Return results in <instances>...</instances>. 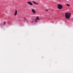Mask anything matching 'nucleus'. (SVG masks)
Here are the masks:
<instances>
[{
    "label": "nucleus",
    "mask_w": 73,
    "mask_h": 73,
    "mask_svg": "<svg viewBox=\"0 0 73 73\" xmlns=\"http://www.w3.org/2000/svg\"><path fill=\"white\" fill-rule=\"evenodd\" d=\"M17 10H16L15 11V12L14 13V15L15 16H16V15H17Z\"/></svg>",
    "instance_id": "obj_4"
},
{
    "label": "nucleus",
    "mask_w": 73,
    "mask_h": 73,
    "mask_svg": "<svg viewBox=\"0 0 73 73\" xmlns=\"http://www.w3.org/2000/svg\"><path fill=\"white\" fill-rule=\"evenodd\" d=\"M67 6H68V7H70V5L68 4H67Z\"/></svg>",
    "instance_id": "obj_8"
},
{
    "label": "nucleus",
    "mask_w": 73,
    "mask_h": 73,
    "mask_svg": "<svg viewBox=\"0 0 73 73\" xmlns=\"http://www.w3.org/2000/svg\"><path fill=\"white\" fill-rule=\"evenodd\" d=\"M27 3L29 4V5H33V4H32V3L30 2H28Z\"/></svg>",
    "instance_id": "obj_3"
},
{
    "label": "nucleus",
    "mask_w": 73,
    "mask_h": 73,
    "mask_svg": "<svg viewBox=\"0 0 73 73\" xmlns=\"http://www.w3.org/2000/svg\"><path fill=\"white\" fill-rule=\"evenodd\" d=\"M58 8L59 9H61L63 8V6L60 4H59L58 5Z\"/></svg>",
    "instance_id": "obj_2"
},
{
    "label": "nucleus",
    "mask_w": 73,
    "mask_h": 73,
    "mask_svg": "<svg viewBox=\"0 0 73 73\" xmlns=\"http://www.w3.org/2000/svg\"><path fill=\"white\" fill-rule=\"evenodd\" d=\"M5 22H3V24L4 25H5Z\"/></svg>",
    "instance_id": "obj_9"
},
{
    "label": "nucleus",
    "mask_w": 73,
    "mask_h": 73,
    "mask_svg": "<svg viewBox=\"0 0 73 73\" xmlns=\"http://www.w3.org/2000/svg\"><path fill=\"white\" fill-rule=\"evenodd\" d=\"M65 17L66 19H69L70 17H71V14L69 13H65Z\"/></svg>",
    "instance_id": "obj_1"
},
{
    "label": "nucleus",
    "mask_w": 73,
    "mask_h": 73,
    "mask_svg": "<svg viewBox=\"0 0 73 73\" xmlns=\"http://www.w3.org/2000/svg\"><path fill=\"white\" fill-rule=\"evenodd\" d=\"M45 11H46V12H48V10H45Z\"/></svg>",
    "instance_id": "obj_11"
},
{
    "label": "nucleus",
    "mask_w": 73,
    "mask_h": 73,
    "mask_svg": "<svg viewBox=\"0 0 73 73\" xmlns=\"http://www.w3.org/2000/svg\"><path fill=\"white\" fill-rule=\"evenodd\" d=\"M32 11L33 13H35V10L34 9H32Z\"/></svg>",
    "instance_id": "obj_5"
},
{
    "label": "nucleus",
    "mask_w": 73,
    "mask_h": 73,
    "mask_svg": "<svg viewBox=\"0 0 73 73\" xmlns=\"http://www.w3.org/2000/svg\"><path fill=\"white\" fill-rule=\"evenodd\" d=\"M34 21H31V23H33Z\"/></svg>",
    "instance_id": "obj_10"
},
{
    "label": "nucleus",
    "mask_w": 73,
    "mask_h": 73,
    "mask_svg": "<svg viewBox=\"0 0 73 73\" xmlns=\"http://www.w3.org/2000/svg\"><path fill=\"white\" fill-rule=\"evenodd\" d=\"M72 0L73 1V0Z\"/></svg>",
    "instance_id": "obj_13"
},
{
    "label": "nucleus",
    "mask_w": 73,
    "mask_h": 73,
    "mask_svg": "<svg viewBox=\"0 0 73 73\" xmlns=\"http://www.w3.org/2000/svg\"><path fill=\"white\" fill-rule=\"evenodd\" d=\"M33 3H34V4H37V3H35V2L33 1Z\"/></svg>",
    "instance_id": "obj_7"
},
{
    "label": "nucleus",
    "mask_w": 73,
    "mask_h": 73,
    "mask_svg": "<svg viewBox=\"0 0 73 73\" xmlns=\"http://www.w3.org/2000/svg\"><path fill=\"white\" fill-rule=\"evenodd\" d=\"M36 19L37 20H39V18L38 17H36Z\"/></svg>",
    "instance_id": "obj_6"
},
{
    "label": "nucleus",
    "mask_w": 73,
    "mask_h": 73,
    "mask_svg": "<svg viewBox=\"0 0 73 73\" xmlns=\"http://www.w3.org/2000/svg\"><path fill=\"white\" fill-rule=\"evenodd\" d=\"M35 21H37V20L35 19Z\"/></svg>",
    "instance_id": "obj_12"
}]
</instances>
